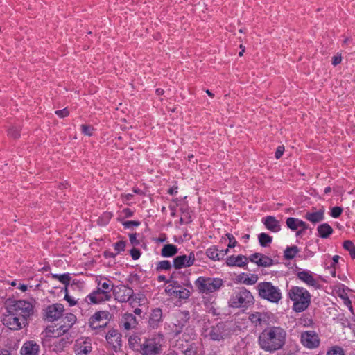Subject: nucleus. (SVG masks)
Instances as JSON below:
<instances>
[{
    "instance_id": "1",
    "label": "nucleus",
    "mask_w": 355,
    "mask_h": 355,
    "mask_svg": "<svg viewBox=\"0 0 355 355\" xmlns=\"http://www.w3.org/2000/svg\"><path fill=\"white\" fill-rule=\"evenodd\" d=\"M33 313L31 303L25 300L15 301L6 308L1 321L11 330H18L25 326L26 320Z\"/></svg>"
},
{
    "instance_id": "2",
    "label": "nucleus",
    "mask_w": 355,
    "mask_h": 355,
    "mask_svg": "<svg viewBox=\"0 0 355 355\" xmlns=\"http://www.w3.org/2000/svg\"><path fill=\"white\" fill-rule=\"evenodd\" d=\"M286 332L280 327H269L259 335V345L265 352H275L282 349L286 343Z\"/></svg>"
},
{
    "instance_id": "3",
    "label": "nucleus",
    "mask_w": 355,
    "mask_h": 355,
    "mask_svg": "<svg viewBox=\"0 0 355 355\" xmlns=\"http://www.w3.org/2000/svg\"><path fill=\"white\" fill-rule=\"evenodd\" d=\"M288 297L293 302V309L295 312H302L310 305L311 294L303 287L292 286L288 291Z\"/></svg>"
},
{
    "instance_id": "4",
    "label": "nucleus",
    "mask_w": 355,
    "mask_h": 355,
    "mask_svg": "<svg viewBox=\"0 0 355 355\" xmlns=\"http://www.w3.org/2000/svg\"><path fill=\"white\" fill-rule=\"evenodd\" d=\"M164 338L162 334H156L153 336L145 338L140 345L141 355H159L163 350Z\"/></svg>"
},
{
    "instance_id": "5",
    "label": "nucleus",
    "mask_w": 355,
    "mask_h": 355,
    "mask_svg": "<svg viewBox=\"0 0 355 355\" xmlns=\"http://www.w3.org/2000/svg\"><path fill=\"white\" fill-rule=\"evenodd\" d=\"M257 290L261 298L272 303H278L282 299V292L279 287L274 286L270 282H259Z\"/></svg>"
},
{
    "instance_id": "6",
    "label": "nucleus",
    "mask_w": 355,
    "mask_h": 355,
    "mask_svg": "<svg viewBox=\"0 0 355 355\" xmlns=\"http://www.w3.org/2000/svg\"><path fill=\"white\" fill-rule=\"evenodd\" d=\"M254 302V299L250 291L242 287L232 295L229 305L232 308H246L253 304Z\"/></svg>"
},
{
    "instance_id": "7",
    "label": "nucleus",
    "mask_w": 355,
    "mask_h": 355,
    "mask_svg": "<svg viewBox=\"0 0 355 355\" xmlns=\"http://www.w3.org/2000/svg\"><path fill=\"white\" fill-rule=\"evenodd\" d=\"M199 293L209 294L218 291L223 286L220 278L200 276L194 282Z\"/></svg>"
},
{
    "instance_id": "8",
    "label": "nucleus",
    "mask_w": 355,
    "mask_h": 355,
    "mask_svg": "<svg viewBox=\"0 0 355 355\" xmlns=\"http://www.w3.org/2000/svg\"><path fill=\"white\" fill-rule=\"evenodd\" d=\"M63 324L57 326H49L46 329L48 336L60 337L67 332L76 322V316L73 313H67L63 320Z\"/></svg>"
},
{
    "instance_id": "9",
    "label": "nucleus",
    "mask_w": 355,
    "mask_h": 355,
    "mask_svg": "<svg viewBox=\"0 0 355 355\" xmlns=\"http://www.w3.org/2000/svg\"><path fill=\"white\" fill-rule=\"evenodd\" d=\"M165 291L168 295L180 300H187L191 295L190 291L182 286L177 281H172L166 286Z\"/></svg>"
},
{
    "instance_id": "10",
    "label": "nucleus",
    "mask_w": 355,
    "mask_h": 355,
    "mask_svg": "<svg viewBox=\"0 0 355 355\" xmlns=\"http://www.w3.org/2000/svg\"><path fill=\"white\" fill-rule=\"evenodd\" d=\"M300 343L304 347L312 349L319 347L320 339L315 331H304L300 334Z\"/></svg>"
},
{
    "instance_id": "11",
    "label": "nucleus",
    "mask_w": 355,
    "mask_h": 355,
    "mask_svg": "<svg viewBox=\"0 0 355 355\" xmlns=\"http://www.w3.org/2000/svg\"><path fill=\"white\" fill-rule=\"evenodd\" d=\"M109 315V312L103 311L95 313L89 319V326L94 330L103 329L107 326Z\"/></svg>"
},
{
    "instance_id": "12",
    "label": "nucleus",
    "mask_w": 355,
    "mask_h": 355,
    "mask_svg": "<svg viewBox=\"0 0 355 355\" xmlns=\"http://www.w3.org/2000/svg\"><path fill=\"white\" fill-rule=\"evenodd\" d=\"M227 336L225 325L223 323H218L214 326L206 329L204 336L209 338L214 341H220L223 340Z\"/></svg>"
},
{
    "instance_id": "13",
    "label": "nucleus",
    "mask_w": 355,
    "mask_h": 355,
    "mask_svg": "<svg viewBox=\"0 0 355 355\" xmlns=\"http://www.w3.org/2000/svg\"><path fill=\"white\" fill-rule=\"evenodd\" d=\"M113 295L116 300L128 302L133 298L134 291L130 287L121 284L113 288Z\"/></svg>"
},
{
    "instance_id": "14",
    "label": "nucleus",
    "mask_w": 355,
    "mask_h": 355,
    "mask_svg": "<svg viewBox=\"0 0 355 355\" xmlns=\"http://www.w3.org/2000/svg\"><path fill=\"white\" fill-rule=\"evenodd\" d=\"M64 310V306L62 304L56 303L49 305L44 309V320L48 322L58 320L62 316Z\"/></svg>"
},
{
    "instance_id": "15",
    "label": "nucleus",
    "mask_w": 355,
    "mask_h": 355,
    "mask_svg": "<svg viewBox=\"0 0 355 355\" xmlns=\"http://www.w3.org/2000/svg\"><path fill=\"white\" fill-rule=\"evenodd\" d=\"M296 277L309 287L318 289L321 286L318 279L315 278L314 273L310 270H303L298 271L296 273Z\"/></svg>"
},
{
    "instance_id": "16",
    "label": "nucleus",
    "mask_w": 355,
    "mask_h": 355,
    "mask_svg": "<svg viewBox=\"0 0 355 355\" xmlns=\"http://www.w3.org/2000/svg\"><path fill=\"white\" fill-rule=\"evenodd\" d=\"M195 261V254L193 252H191L189 255L182 254L175 257L173 259V266L175 269L179 270L193 266Z\"/></svg>"
},
{
    "instance_id": "17",
    "label": "nucleus",
    "mask_w": 355,
    "mask_h": 355,
    "mask_svg": "<svg viewBox=\"0 0 355 355\" xmlns=\"http://www.w3.org/2000/svg\"><path fill=\"white\" fill-rule=\"evenodd\" d=\"M110 297V293H106V291L99 287L87 296V299L93 304H98L104 301H108Z\"/></svg>"
},
{
    "instance_id": "18",
    "label": "nucleus",
    "mask_w": 355,
    "mask_h": 355,
    "mask_svg": "<svg viewBox=\"0 0 355 355\" xmlns=\"http://www.w3.org/2000/svg\"><path fill=\"white\" fill-rule=\"evenodd\" d=\"M92 343L89 338L78 340L74 345L76 355H87L92 351Z\"/></svg>"
},
{
    "instance_id": "19",
    "label": "nucleus",
    "mask_w": 355,
    "mask_h": 355,
    "mask_svg": "<svg viewBox=\"0 0 355 355\" xmlns=\"http://www.w3.org/2000/svg\"><path fill=\"white\" fill-rule=\"evenodd\" d=\"M248 263V259L244 255L239 254L237 256H230L226 259V264L227 266H237L240 268L245 267Z\"/></svg>"
},
{
    "instance_id": "20",
    "label": "nucleus",
    "mask_w": 355,
    "mask_h": 355,
    "mask_svg": "<svg viewBox=\"0 0 355 355\" xmlns=\"http://www.w3.org/2000/svg\"><path fill=\"white\" fill-rule=\"evenodd\" d=\"M120 324L125 330L128 331L136 328L137 320L132 313H125L122 315Z\"/></svg>"
},
{
    "instance_id": "21",
    "label": "nucleus",
    "mask_w": 355,
    "mask_h": 355,
    "mask_svg": "<svg viewBox=\"0 0 355 355\" xmlns=\"http://www.w3.org/2000/svg\"><path fill=\"white\" fill-rule=\"evenodd\" d=\"M40 346L33 340L26 341L22 345L20 354L21 355H38Z\"/></svg>"
},
{
    "instance_id": "22",
    "label": "nucleus",
    "mask_w": 355,
    "mask_h": 355,
    "mask_svg": "<svg viewBox=\"0 0 355 355\" xmlns=\"http://www.w3.org/2000/svg\"><path fill=\"white\" fill-rule=\"evenodd\" d=\"M262 223L266 228L272 232H278L281 230L279 221L275 216H268L261 219Z\"/></svg>"
},
{
    "instance_id": "23",
    "label": "nucleus",
    "mask_w": 355,
    "mask_h": 355,
    "mask_svg": "<svg viewBox=\"0 0 355 355\" xmlns=\"http://www.w3.org/2000/svg\"><path fill=\"white\" fill-rule=\"evenodd\" d=\"M304 217L313 224L320 223L324 218V209H320L319 210H316L313 209L311 211H307Z\"/></svg>"
},
{
    "instance_id": "24",
    "label": "nucleus",
    "mask_w": 355,
    "mask_h": 355,
    "mask_svg": "<svg viewBox=\"0 0 355 355\" xmlns=\"http://www.w3.org/2000/svg\"><path fill=\"white\" fill-rule=\"evenodd\" d=\"M106 340L108 343L114 347H117L121 345V335L116 329H110L106 335Z\"/></svg>"
},
{
    "instance_id": "25",
    "label": "nucleus",
    "mask_w": 355,
    "mask_h": 355,
    "mask_svg": "<svg viewBox=\"0 0 355 355\" xmlns=\"http://www.w3.org/2000/svg\"><path fill=\"white\" fill-rule=\"evenodd\" d=\"M178 324H175L176 329L174 331L175 336L182 332V329L184 327L190 318L189 312L188 311H180L178 315Z\"/></svg>"
},
{
    "instance_id": "26",
    "label": "nucleus",
    "mask_w": 355,
    "mask_h": 355,
    "mask_svg": "<svg viewBox=\"0 0 355 355\" xmlns=\"http://www.w3.org/2000/svg\"><path fill=\"white\" fill-rule=\"evenodd\" d=\"M162 322V311L159 308L155 309L152 311V313L149 319V325L155 329L157 328L159 324Z\"/></svg>"
},
{
    "instance_id": "27",
    "label": "nucleus",
    "mask_w": 355,
    "mask_h": 355,
    "mask_svg": "<svg viewBox=\"0 0 355 355\" xmlns=\"http://www.w3.org/2000/svg\"><path fill=\"white\" fill-rule=\"evenodd\" d=\"M227 252L228 249H226L225 251L219 252L216 246H211L207 249L205 254L209 259L214 261H219Z\"/></svg>"
},
{
    "instance_id": "28",
    "label": "nucleus",
    "mask_w": 355,
    "mask_h": 355,
    "mask_svg": "<svg viewBox=\"0 0 355 355\" xmlns=\"http://www.w3.org/2000/svg\"><path fill=\"white\" fill-rule=\"evenodd\" d=\"M317 231L318 236L322 239L329 238L334 232L333 228L327 223L318 225Z\"/></svg>"
},
{
    "instance_id": "29",
    "label": "nucleus",
    "mask_w": 355,
    "mask_h": 355,
    "mask_svg": "<svg viewBox=\"0 0 355 355\" xmlns=\"http://www.w3.org/2000/svg\"><path fill=\"white\" fill-rule=\"evenodd\" d=\"M237 279L239 282L245 285H253L257 282L258 275L252 274L249 276V275L243 272L238 276Z\"/></svg>"
},
{
    "instance_id": "30",
    "label": "nucleus",
    "mask_w": 355,
    "mask_h": 355,
    "mask_svg": "<svg viewBox=\"0 0 355 355\" xmlns=\"http://www.w3.org/2000/svg\"><path fill=\"white\" fill-rule=\"evenodd\" d=\"M178 252V248L173 244H166L161 250V255L163 257H171Z\"/></svg>"
},
{
    "instance_id": "31",
    "label": "nucleus",
    "mask_w": 355,
    "mask_h": 355,
    "mask_svg": "<svg viewBox=\"0 0 355 355\" xmlns=\"http://www.w3.org/2000/svg\"><path fill=\"white\" fill-rule=\"evenodd\" d=\"M264 315L259 312H255L249 315V320L256 327L261 326L262 321L264 320Z\"/></svg>"
},
{
    "instance_id": "32",
    "label": "nucleus",
    "mask_w": 355,
    "mask_h": 355,
    "mask_svg": "<svg viewBox=\"0 0 355 355\" xmlns=\"http://www.w3.org/2000/svg\"><path fill=\"white\" fill-rule=\"evenodd\" d=\"M69 343V341L68 339L62 338L59 339L58 340H55L53 343V350L56 352H60L62 351L64 347Z\"/></svg>"
},
{
    "instance_id": "33",
    "label": "nucleus",
    "mask_w": 355,
    "mask_h": 355,
    "mask_svg": "<svg viewBox=\"0 0 355 355\" xmlns=\"http://www.w3.org/2000/svg\"><path fill=\"white\" fill-rule=\"evenodd\" d=\"M274 261L268 256L261 254L260 258L257 261V265L261 267H270L272 266Z\"/></svg>"
},
{
    "instance_id": "34",
    "label": "nucleus",
    "mask_w": 355,
    "mask_h": 355,
    "mask_svg": "<svg viewBox=\"0 0 355 355\" xmlns=\"http://www.w3.org/2000/svg\"><path fill=\"white\" fill-rule=\"evenodd\" d=\"M299 249L296 245L287 247L284 250V257L287 260L293 259L298 253Z\"/></svg>"
},
{
    "instance_id": "35",
    "label": "nucleus",
    "mask_w": 355,
    "mask_h": 355,
    "mask_svg": "<svg viewBox=\"0 0 355 355\" xmlns=\"http://www.w3.org/2000/svg\"><path fill=\"white\" fill-rule=\"evenodd\" d=\"M258 239L260 245L262 247L268 246L272 241V237L264 232L259 234Z\"/></svg>"
},
{
    "instance_id": "36",
    "label": "nucleus",
    "mask_w": 355,
    "mask_h": 355,
    "mask_svg": "<svg viewBox=\"0 0 355 355\" xmlns=\"http://www.w3.org/2000/svg\"><path fill=\"white\" fill-rule=\"evenodd\" d=\"M53 278L59 280L62 284L66 286L70 284L71 277L69 273H64L62 275L55 274L53 275Z\"/></svg>"
},
{
    "instance_id": "37",
    "label": "nucleus",
    "mask_w": 355,
    "mask_h": 355,
    "mask_svg": "<svg viewBox=\"0 0 355 355\" xmlns=\"http://www.w3.org/2000/svg\"><path fill=\"white\" fill-rule=\"evenodd\" d=\"M343 248L349 252L352 259H355V246L353 242L350 240L345 241L343 243Z\"/></svg>"
},
{
    "instance_id": "38",
    "label": "nucleus",
    "mask_w": 355,
    "mask_h": 355,
    "mask_svg": "<svg viewBox=\"0 0 355 355\" xmlns=\"http://www.w3.org/2000/svg\"><path fill=\"white\" fill-rule=\"evenodd\" d=\"M300 219L289 217L286 219V223L287 227L293 231L297 230L299 228Z\"/></svg>"
},
{
    "instance_id": "39",
    "label": "nucleus",
    "mask_w": 355,
    "mask_h": 355,
    "mask_svg": "<svg viewBox=\"0 0 355 355\" xmlns=\"http://www.w3.org/2000/svg\"><path fill=\"white\" fill-rule=\"evenodd\" d=\"M171 263L168 260H163L159 261L157 264L156 270L157 271L160 270H169L172 268Z\"/></svg>"
},
{
    "instance_id": "40",
    "label": "nucleus",
    "mask_w": 355,
    "mask_h": 355,
    "mask_svg": "<svg viewBox=\"0 0 355 355\" xmlns=\"http://www.w3.org/2000/svg\"><path fill=\"white\" fill-rule=\"evenodd\" d=\"M140 341L141 338L139 336L137 335H132L130 336L128 339L129 345L132 349H137V347H140Z\"/></svg>"
},
{
    "instance_id": "41",
    "label": "nucleus",
    "mask_w": 355,
    "mask_h": 355,
    "mask_svg": "<svg viewBox=\"0 0 355 355\" xmlns=\"http://www.w3.org/2000/svg\"><path fill=\"white\" fill-rule=\"evenodd\" d=\"M327 355H345V352L342 347L334 346L328 350Z\"/></svg>"
},
{
    "instance_id": "42",
    "label": "nucleus",
    "mask_w": 355,
    "mask_h": 355,
    "mask_svg": "<svg viewBox=\"0 0 355 355\" xmlns=\"http://www.w3.org/2000/svg\"><path fill=\"white\" fill-rule=\"evenodd\" d=\"M125 245L126 241H119L113 244L114 249L117 254L125 250Z\"/></svg>"
},
{
    "instance_id": "43",
    "label": "nucleus",
    "mask_w": 355,
    "mask_h": 355,
    "mask_svg": "<svg viewBox=\"0 0 355 355\" xmlns=\"http://www.w3.org/2000/svg\"><path fill=\"white\" fill-rule=\"evenodd\" d=\"M342 212L343 208L340 207L336 206L331 209L330 215L331 217L337 218L341 215Z\"/></svg>"
},
{
    "instance_id": "44",
    "label": "nucleus",
    "mask_w": 355,
    "mask_h": 355,
    "mask_svg": "<svg viewBox=\"0 0 355 355\" xmlns=\"http://www.w3.org/2000/svg\"><path fill=\"white\" fill-rule=\"evenodd\" d=\"M183 355H197L196 347L193 345H190L183 351Z\"/></svg>"
},
{
    "instance_id": "45",
    "label": "nucleus",
    "mask_w": 355,
    "mask_h": 355,
    "mask_svg": "<svg viewBox=\"0 0 355 355\" xmlns=\"http://www.w3.org/2000/svg\"><path fill=\"white\" fill-rule=\"evenodd\" d=\"M8 135L12 138H18L20 136L19 130L16 127L10 128L8 131Z\"/></svg>"
},
{
    "instance_id": "46",
    "label": "nucleus",
    "mask_w": 355,
    "mask_h": 355,
    "mask_svg": "<svg viewBox=\"0 0 355 355\" xmlns=\"http://www.w3.org/2000/svg\"><path fill=\"white\" fill-rule=\"evenodd\" d=\"M92 130L93 128L91 125L85 124L81 125V131L85 135L91 136L92 135Z\"/></svg>"
},
{
    "instance_id": "47",
    "label": "nucleus",
    "mask_w": 355,
    "mask_h": 355,
    "mask_svg": "<svg viewBox=\"0 0 355 355\" xmlns=\"http://www.w3.org/2000/svg\"><path fill=\"white\" fill-rule=\"evenodd\" d=\"M140 225V222L136 220H127L123 223V225L125 228H130L133 226L137 227Z\"/></svg>"
},
{
    "instance_id": "48",
    "label": "nucleus",
    "mask_w": 355,
    "mask_h": 355,
    "mask_svg": "<svg viewBox=\"0 0 355 355\" xmlns=\"http://www.w3.org/2000/svg\"><path fill=\"white\" fill-rule=\"evenodd\" d=\"M228 240H229V243H228V248H234L236 246L237 242L234 238V236L232 234H226Z\"/></svg>"
},
{
    "instance_id": "49",
    "label": "nucleus",
    "mask_w": 355,
    "mask_h": 355,
    "mask_svg": "<svg viewBox=\"0 0 355 355\" xmlns=\"http://www.w3.org/2000/svg\"><path fill=\"white\" fill-rule=\"evenodd\" d=\"M130 253L132 259L134 260H137L141 256V252L139 250L135 248H132L130 251Z\"/></svg>"
},
{
    "instance_id": "50",
    "label": "nucleus",
    "mask_w": 355,
    "mask_h": 355,
    "mask_svg": "<svg viewBox=\"0 0 355 355\" xmlns=\"http://www.w3.org/2000/svg\"><path fill=\"white\" fill-rule=\"evenodd\" d=\"M55 113L60 118L66 117L69 114V112L67 108L56 110Z\"/></svg>"
},
{
    "instance_id": "51",
    "label": "nucleus",
    "mask_w": 355,
    "mask_h": 355,
    "mask_svg": "<svg viewBox=\"0 0 355 355\" xmlns=\"http://www.w3.org/2000/svg\"><path fill=\"white\" fill-rule=\"evenodd\" d=\"M137 234L135 233V234H130L129 235V238H130V241L131 243V244L132 245H139L140 242L137 239Z\"/></svg>"
},
{
    "instance_id": "52",
    "label": "nucleus",
    "mask_w": 355,
    "mask_h": 355,
    "mask_svg": "<svg viewBox=\"0 0 355 355\" xmlns=\"http://www.w3.org/2000/svg\"><path fill=\"white\" fill-rule=\"evenodd\" d=\"M284 151V146H279L275 151V158L279 159L282 156Z\"/></svg>"
},
{
    "instance_id": "53",
    "label": "nucleus",
    "mask_w": 355,
    "mask_h": 355,
    "mask_svg": "<svg viewBox=\"0 0 355 355\" xmlns=\"http://www.w3.org/2000/svg\"><path fill=\"white\" fill-rule=\"evenodd\" d=\"M115 286H112V287H110V285L109 283L107 282H103L101 284V289H103L105 291H106V293H109V292L110 291H113V288H114Z\"/></svg>"
},
{
    "instance_id": "54",
    "label": "nucleus",
    "mask_w": 355,
    "mask_h": 355,
    "mask_svg": "<svg viewBox=\"0 0 355 355\" xmlns=\"http://www.w3.org/2000/svg\"><path fill=\"white\" fill-rule=\"evenodd\" d=\"M64 300L67 301L70 306H74L76 304V301L73 297L69 295L67 293L64 295Z\"/></svg>"
},
{
    "instance_id": "55",
    "label": "nucleus",
    "mask_w": 355,
    "mask_h": 355,
    "mask_svg": "<svg viewBox=\"0 0 355 355\" xmlns=\"http://www.w3.org/2000/svg\"><path fill=\"white\" fill-rule=\"evenodd\" d=\"M261 254L259 253H254L251 254L248 259V261H250L251 262H254L257 264V261L260 258Z\"/></svg>"
},
{
    "instance_id": "56",
    "label": "nucleus",
    "mask_w": 355,
    "mask_h": 355,
    "mask_svg": "<svg viewBox=\"0 0 355 355\" xmlns=\"http://www.w3.org/2000/svg\"><path fill=\"white\" fill-rule=\"evenodd\" d=\"M122 213L125 218L132 217L134 212L129 208H125L122 210Z\"/></svg>"
},
{
    "instance_id": "57",
    "label": "nucleus",
    "mask_w": 355,
    "mask_h": 355,
    "mask_svg": "<svg viewBox=\"0 0 355 355\" xmlns=\"http://www.w3.org/2000/svg\"><path fill=\"white\" fill-rule=\"evenodd\" d=\"M342 61L341 55H336L332 58V64L336 66L340 64Z\"/></svg>"
},
{
    "instance_id": "58",
    "label": "nucleus",
    "mask_w": 355,
    "mask_h": 355,
    "mask_svg": "<svg viewBox=\"0 0 355 355\" xmlns=\"http://www.w3.org/2000/svg\"><path fill=\"white\" fill-rule=\"evenodd\" d=\"M116 253H114L112 252H110L109 250H105L103 252V255L105 258H115L116 256Z\"/></svg>"
},
{
    "instance_id": "59",
    "label": "nucleus",
    "mask_w": 355,
    "mask_h": 355,
    "mask_svg": "<svg viewBox=\"0 0 355 355\" xmlns=\"http://www.w3.org/2000/svg\"><path fill=\"white\" fill-rule=\"evenodd\" d=\"M299 227L301 228V230L306 231L309 228V225L304 221L300 220L299 221Z\"/></svg>"
},
{
    "instance_id": "60",
    "label": "nucleus",
    "mask_w": 355,
    "mask_h": 355,
    "mask_svg": "<svg viewBox=\"0 0 355 355\" xmlns=\"http://www.w3.org/2000/svg\"><path fill=\"white\" fill-rule=\"evenodd\" d=\"M344 303L346 304V305H349V309L352 311V306L351 305V301L349 300V298L348 297L347 295V294H345V298H344Z\"/></svg>"
},
{
    "instance_id": "61",
    "label": "nucleus",
    "mask_w": 355,
    "mask_h": 355,
    "mask_svg": "<svg viewBox=\"0 0 355 355\" xmlns=\"http://www.w3.org/2000/svg\"><path fill=\"white\" fill-rule=\"evenodd\" d=\"M178 193V187H171L168 190V193H169L170 195L173 196V195H175Z\"/></svg>"
},
{
    "instance_id": "62",
    "label": "nucleus",
    "mask_w": 355,
    "mask_h": 355,
    "mask_svg": "<svg viewBox=\"0 0 355 355\" xmlns=\"http://www.w3.org/2000/svg\"><path fill=\"white\" fill-rule=\"evenodd\" d=\"M155 93L158 96H161V95H163L164 93V91L163 89H161V88H158L155 90Z\"/></svg>"
},
{
    "instance_id": "63",
    "label": "nucleus",
    "mask_w": 355,
    "mask_h": 355,
    "mask_svg": "<svg viewBox=\"0 0 355 355\" xmlns=\"http://www.w3.org/2000/svg\"><path fill=\"white\" fill-rule=\"evenodd\" d=\"M0 355H11L10 352L6 349H1Z\"/></svg>"
},
{
    "instance_id": "64",
    "label": "nucleus",
    "mask_w": 355,
    "mask_h": 355,
    "mask_svg": "<svg viewBox=\"0 0 355 355\" xmlns=\"http://www.w3.org/2000/svg\"><path fill=\"white\" fill-rule=\"evenodd\" d=\"M133 197V195L132 193H127V194H125L124 195V198L126 200H130Z\"/></svg>"
}]
</instances>
